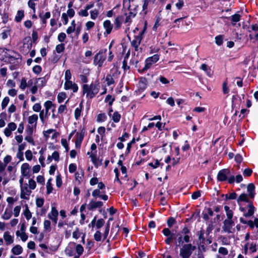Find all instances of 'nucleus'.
<instances>
[{
	"label": "nucleus",
	"mask_w": 258,
	"mask_h": 258,
	"mask_svg": "<svg viewBox=\"0 0 258 258\" xmlns=\"http://www.w3.org/2000/svg\"><path fill=\"white\" fill-rule=\"evenodd\" d=\"M4 53L5 55L9 58V61L11 64L10 69L11 70L16 69L21 61L20 55L13 50L6 48H0V53Z\"/></svg>",
	"instance_id": "obj_1"
},
{
	"label": "nucleus",
	"mask_w": 258,
	"mask_h": 258,
	"mask_svg": "<svg viewBox=\"0 0 258 258\" xmlns=\"http://www.w3.org/2000/svg\"><path fill=\"white\" fill-rule=\"evenodd\" d=\"M99 90L100 85L97 82L92 83L90 85L84 84L82 86L83 94H86V98L90 99L94 98L98 93Z\"/></svg>",
	"instance_id": "obj_2"
},
{
	"label": "nucleus",
	"mask_w": 258,
	"mask_h": 258,
	"mask_svg": "<svg viewBox=\"0 0 258 258\" xmlns=\"http://www.w3.org/2000/svg\"><path fill=\"white\" fill-rule=\"evenodd\" d=\"M191 232L188 228L185 226L182 230L178 232L176 235L175 245L177 246L184 245V243H188L190 241Z\"/></svg>",
	"instance_id": "obj_3"
},
{
	"label": "nucleus",
	"mask_w": 258,
	"mask_h": 258,
	"mask_svg": "<svg viewBox=\"0 0 258 258\" xmlns=\"http://www.w3.org/2000/svg\"><path fill=\"white\" fill-rule=\"evenodd\" d=\"M180 247L179 256L181 258H189L196 248L191 243L184 244V245Z\"/></svg>",
	"instance_id": "obj_4"
},
{
	"label": "nucleus",
	"mask_w": 258,
	"mask_h": 258,
	"mask_svg": "<svg viewBox=\"0 0 258 258\" xmlns=\"http://www.w3.org/2000/svg\"><path fill=\"white\" fill-rule=\"evenodd\" d=\"M159 59V55L156 54L152 56L147 58L145 60V65L143 71H145L151 68V67Z\"/></svg>",
	"instance_id": "obj_5"
},
{
	"label": "nucleus",
	"mask_w": 258,
	"mask_h": 258,
	"mask_svg": "<svg viewBox=\"0 0 258 258\" xmlns=\"http://www.w3.org/2000/svg\"><path fill=\"white\" fill-rule=\"evenodd\" d=\"M145 30L146 27L145 26L144 29L140 32L138 35L135 36V38L131 42L132 46L135 48V50L136 51H138L139 50V46L142 40V36L144 34Z\"/></svg>",
	"instance_id": "obj_6"
},
{
	"label": "nucleus",
	"mask_w": 258,
	"mask_h": 258,
	"mask_svg": "<svg viewBox=\"0 0 258 258\" xmlns=\"http://www.w3.org/2000/svg\"><path fill=\"white\" fill-rule=\"evenodd\" d=\"M106 58V54L102 52H99L94 57V64L101 67L103 65L104 61Z\"/></svg>",
	"instance_id": "obj_7"
},
{
	"label": "nucleus",
	"mask_w": 258,
	"mask_h": 258,
	"mask_svg": "<svg viewBox=\"0 0 258 258\" xmlns=\"http://www.w3.org/2000/svg\"><path fill=\"white\" fill-rule=\"evenodd\" d=\"M234 225V222L232 220L226 219L224 221L223 229L228 233H233L234 231V229L233 228Z\"/></svg>",
	"instance_id": "obj_8"
},
{
	"label": "nucleus",
	"mask_w": 258,
	"mask_h": 258,
	"mask_svg": "<svg viewBox=\"0 0 258 258\" xmlns=\"http://www.w3.org/2000/svg\"><path fill=\"white\" fill-rule=\"evenodd\" d=\"M3 239L6 246L12 244L14 242V236L9 231H5L3 234Z\"/></svg>",
	"instance_id": "obj_9"
},
{
	"label": "nucleus",
	"mask_w": 258,
	"mask_h": 258,
	"mask_svg": "<svg viewBox=\"0 0 258 258\" xmlns=\"http://www.w3.org/2000/svg\"><path fill=\"white\" fill-rule=\"evenodd\" d=\"M31 193V191L30 189L28 188L27 184L21 186L20 198L21 199L28 200L29 196H30Z\"/></svg>",
	"instance_id": "obj_10"
},
{
	"label": "nucleus",
	"mask_w": 258,
	"mask_h": 258,
	"mask_svg": "<svg viewBox=\"0 0 258 258\" xmlns=\"http://www.w3.org/2000/svg\"><path fill=\"white\" fill-rule=\"evenodd\" d=\"M230 172L228 169H223L219 171L217 174V179L220 181H224L227 180L228 176Z\"/></svg>",
	"instance_id": "obj_11"
},
{
	"label": "nucleus",
	"mask_w": 258,
	"mask_h": 258,
	"mask_svg": "<svg viewBox=\"0 0 258 258\" xmlns=\"http://www.w3.org/2000/svg\"><path fill=\"white\" fill-rule=\"evenodd\" d=\"M58 215V212L55 207H52L51 211L48 214L47 217L48 218L52 220V221L55 225L57 222V217Z\"/></svg>",
	"instance_id": "obj_12"
},
{
	"label": "nucleus",
	"mask_w": 258,
	"mask_h": 258,
	"mask_svg": "<svg viewBox=\"0 0 258 258\" xmlns=\"http://www.w3.org/2000/svg\"><path fill=\"white\" fill-rule=\"evenodd\" d=\"M17 126L16 124L13 122L9 123L7 127L4 130V133L5 135L9 137L12 135V132L16 130Z\"/></svg>",
	"instance_id": "obj_13"
},
{
	"label": "nucleus",
	"mask_w": 258,
	"mask_h": 258,
	"mask_svg": "<svg viewBox=\"0 0 258 258\" xmlns=\"http://www.w3.org/2000/svg\"><path fill=\"white\" fill-rule=\"evenodd\" d=\"M64 87L66 90H72L74 93L77 92L79 89L77 84L71 81H66Z\"/></svg>",
	"instance_id": "obj_14"
},
{
	"label": "nucleus",
	"mask_w": 258,
	"mask_h": 258,
	"mask_svg": "<svg viewBox=\"0 0 258 258\" xmlns=\"http://www.w3.org/2000/svg\"><path fill=\"white\" fill-rule=\"evenodd\" d=\"M103 205V202L101 201L96 202L93 200H91L87 205V208L89 210L92 211L95 209L101 208Z\"/></svg>",
	"instance_id": "obj_15"
},
{
	"label": "nucleus",
	"mask_w": 258,
	"mask_h": 258,
	"mask_svg": "<svg viewBox=\"0 0 258 258\" xmlns=\"http://www.w3.org/2000/svg\"><path fill=\"white\" fill-rule=\"evenodd\" d=\"M12 207L11 206L10 207H7L4 211V213L2 216V218L5 220H9L11 217L12 216L13 213H12Z\"/></svg>",
	"instance_id": "obj_16"
},
{
	"label": "nucleus",
	"mask_w": 258,
	"mask_h": 258,
	"mask_svg": "<svg viewBox=\"0 0 258 258\" xmlns=\"http://www.w3.org/2000/svg\"><path fill=\"white\" fill-rule=\"evenodd\" d=\"M84 137V132L82 131L80 133H77L76 135V140L75 145L77 148L80 147Z\"/></svg>",
	"instance_id": "obj_17"
},
{
	"label": "nucleus",
	"mask_w": 258,
	"mask_h": 258,
	"mask_svg": "<svg viewBox=\"0 0 258 258\" xmlns=\"http://www.w3.org/2000/svg\"><path fill=\"white\" fill-rule=\"evenodd\" d=\"M103 27L106 30L104 34H109L111 33L113 28V26L111 24L110 21L109 20H105L103 22Z\"/></svg>",
	"instance_id": "obj_18"
},
{
	"label": "nucleus",
	"mask_w": 258,
	"mask_h": 258,
	"mask_svg": "<svg viewBox=\"0 0 258 258\" xmlns=\"http://www.w3.org/2000/svg\"><path fill=\"white\" fill-rule=\"evenodd\" d=\"M30 166L28 163H25L22 165L21 167V173L24 176H28L29 174Z\"/></svg>",
	"instance_id": "obj_19"
},
{
	"label": "nucleus",
	"mask_w": 258,
	"mask_h": 258,
	"mask_svg": "<svg viewBox=\"0 0 258 258\" xmlns=\"http://www.w3.org/2000/svg\"><path fill=\"white\" fill-rule=\"evenodd\" d=\"M38 119V115L35 114L29 116L28 118V125H31L33 126H36Z\"/></svg>",
	"instance_id": "obj_20"
},
{
	"label": "nucleus",
	"mask_w": 258,
	"mask_h": 258,
	"mask_svg": "<svg viewBox=\"0 0 258 258\" xmlns=\"http://www.w3.org/2000/svg\"><path fill=\"white\" fill-rule=\"evenodd\" d=\"M23 249L22 247L19 245L17 244L13 246L11 250V252L14 255H20L23 252Z\"/></svg>",
	"instance_id": "obj_21"
},
{
	"label": "nucleus",
	"mask_w": 258,
	"mask_h": 258,
	"mask_svg": "<svg viewBox=\"0 0 258 258\" xmlns=\"http://www.w3.org/2000/svg\"><path fill=\"white\" fill-rule=\"evenodd\" d=\"M44 106L45 107V116L48 117L49 114L48 111L53 106V104L51 101L48 100L44 103Z\"/></svg>",
	"instance_id": "obj_22"
},
{
	"label": "nucleus",
	"mask_w": 258,
	"mask_h": 258,
	"mask_svg": "<svg viewBox=\"0 0 258 258\" xmlns=\"http://www.w3.org/2000/svg\"><path fill=\"white\" fill-rule=\"evenodd\" d=\"M138 87L140 91H144L147 87L146 80L144 78L141 79L138 82Z\"/></svg>",
	"instance_id": "obj_23"
},
{
	"label": "nucleus",
	"mask_w": 258,
	"mask_h": 258,
	"mask_svg": "<svg viewBox=\"0 0 258 258\" xmlns=\"http://www.w3.org/2000/svg\"><path fill=\"white\" fill-rule=\"evenodd\" d=\"M23 214L28 221L32 218V213L30 212L27 204L25 205V209L23 210Z\"/></svg>",
	"instance_id": "obj_24"
},
{
	"label": "nucleus",
	"mask_w": 258,
	"mask_h": 258,
	"mask_svg": "<svg viewBox=\"0 0 258 258\" xmlns=\"http://www.w3.org/2000/svg\"><path fill=\"white\" fill-rule=\"evenodd\" d=\"M24 17V11L23 10H19L15 17V20L17 22H20Z\"/></svg>",
	"instance_id": "obj_25"
},
{
	"label": "nucleus",
	"mask_w": 258,
	"mask_h": 258,
	"mask_svg": "<svg viewBox=\"0 0 258 258\" xmlns=\"http://www.w3.org/2000/svg\"><path fill=\"white\" fill-rule=\"evenodd\" d=\"M92 162L93 163L94 165L97 167L99 165L102 164L101 161H100L98 158H97L96 155L94 154H92L90 155Z\"/></svg>",
	"instance_id": "obj_26"
},
{
	"label": "nucleus",
	"mask_w": 258,
	"mask_h": 258,
	"mask_svg": "<svg viewBox=\"0 0 258 258\" xmlns=\"http://www.w3.org/2000/svg\"><path fill=\"white\" fill-rule=\"evenodd\" d=\"M254 185L252 183H249L247 185V190L250 198H253L254 196Z\"/></svg>",
	"instance_id": "obj_27"
},
{
	"label": "nucleus",
	"mask_w": 258,
	"mask_h": 258,
	"mask_svg": "<svg viewBox=\"0 0 258 258\" xmlns=\"http://www.w3.org/2000/svg\"><path fill=\"white\" fill-rule=\"evenodd\" d=\"M44 230L46 232H49L51 230V222L49 220H44L43 222Z\"/></svg>",
	"instance_id": "obj_28"
},
{
	"label": "nucleus",
	"mask_w": 258,
	"mask_h": 258,
	"mask_svg": "<svg viewBox=\"0 0 258 258\" xmlns=\"http://www.w3.org/2000/svg\"><path fill=\"white\" fill-rule=\"evenodd\" d=\"M50 13L48 12H46L44 15L40 14L39 16L42 23L44 24H45L46 23L47 19L50 18Z\"/></svg>",
	"instance_id": "obj_29"
},
{
	"label": "nucleus",
	"mask_w": 258,
	"mask_h": 258,
	"mask_svg": "<svg viewBox=\"0 0 258 258\" xmlns=\"http://www.w3.org/2000/svg\"><path fill=\"white\" fill-rule=\"evenodd\" d=\"M83 107L82 103L79 104V107H77L75 110V117L76 119H78L81 116L82 109Z\"/></svg>",
	"instance_id": "obj_30"
},
{
	"label": "nucleus",
	"mask_w": 258,
	"mask_h": 258,
	"mask_svg": "<svg viewBox=\"0 0 258 258\" xmlns=\"http://www.w3.org/2000/svg\"><path fill=\"white\" fill-rule=\"evenodd\" d=\"M248 207L249 209L248 210L247 212L244 214V216L245 217H249L251 216L253 214L254 212L255 208L252 204L249 205Z\"/></svg>",
	"instance_id": "obj_31"
},
{
	"label": "nucleus",
	"mask_w": 258,
	"mask_h": 258,
	"mask_svg": "<svg viewBox=\"0 0 258 258\" xmlns=\"http://www.w3.org/2000/svg\"><path fill=\"white\" fill-rule=\"evenodd\" d=\"M224 210L227 217V219L232 220L233 217V212L232 210L230 209V208L228 206H224Z\"/></svg>",
	"instance_id": "obj_32"
},
{
	"label": "nucleus",
	"mask_w": 258,
	"mask_h": 258,
	"mask_svg": "<svg viewBox=\"0 0 258 258\" xmlns=\"http://www.w3.org/2000/svg\"><path fill=\"white\" fill-rule=\"evenodd\" d=\"M111 117L113 121L117 123L119 121L121 115L117 111H115L112 115L111 114Z\"/></svg>",
	"instance_id": "obj_33"
},
{
	"label": "nucleus",
	"mask_w": 258,
	"mask_h": 258,
	"mask_svg": "<svg viewBox=\"0 0 258 258\" xmlns=\"http://www.w3.org/2000/svg\"><path fill=\"white\" fill-rule=\"evenodd\" d=\"M16 234L17 236H19L21 238V240L24 242L26 241L28 238V236L25 233V232L20 233L19 231H17Z\"/></svg>",
	"instance_id": "obj_34"
},
{
	"label": "nucleus",
	"mask_w": 258,
	"mask_h": 258,
	"mask_svg": "<svg viewBox=\"0 0 258 258\" xmlns=\"http://www.w3.org/2000/svg\"><path fill=\"white\" fill-rule=\"evenodd\" d=\"M51 180H52V179L49 178L46 183V189H47L46 192L48 195L51 193L52 191V190H53V187H52V184H51Z\"/></svg>",
	"instance_id": "obj_35"
},
{
	"label": "nucleus",
	"mask_w": 258,
	"mask_h": 258,
	"mask_svg": "<svg viewBox=\"0 0 258 258\" xmlns=\"http://www.w3.org/2000/svg\"><path fill=\"white\" fill-rule=\"evenodd\" d=\"M241 16L239 14H235L231 16L232 24L235 25V23L240 21Z\"/></svg>",
	"instance_id": "obj_36"
},
{
	"label": "nucleus",
	"mask_w": 258,
	"mask_h": 258,
	"mask_svg": "<svg viewBox=\"0 0 258 258\" xmlns=\"http://www.w3.org/2000/svg\"><path fill=\"white\" fill-rule=\"evenodd\" d=\"M67 97V95L64 92L59 93L57 97V101L58 103L62 102Z\"/></svg>",
	"instance_id": "obj_37"
},
{
	"label": "nucleus",
	"mask_w": 258,
	"mask_h": 258,
	"mask_svg": "<svg viewBox=\"0 0 258 258\" xmlns=\"http://www.w3.org/2000/svg\"><path fill=\"white\" fill-rule=\"evenodd\" d=\"M107 119V116L105 113H100L97 115V121L102 122L105 121Z\"/></svg>",
	"instance_id": "obj_38"
},
{
	"label": "nucleus",
	"mask_w": 258,
	"mask_h": 258,
	"mask_svg": "<svg viewBox=\"0 0 258 258\" xmlns=\"http://www.w3.org/2000/svg\"><path fill=\"white\" fill-rule=\"evenodd\" d=\"M99 14V11L97 9H94L90 11V17L92 20H95Z\"/></svg>",
	"instance_id": "obj_39"
},
{
	"label": "nucleus",
	"mask_w": 258,
	"mask_h": 258,
	"mask_svg": "<svg viewBox=\"0 0 258 258\" xmlns=\"http://www.w3.org/2000/svg\"><path fill=\"white\" fill-rule=\"evenodd\" d=\"M21 209V206H17L14 208L13 212H12L14 217H18L19 216Z\"/></svg>",
	"instance_id": "obj_40"
},
{
	"label": "nucleus",
	"mask_w": 258,
	"mask_h": 258,
	"mask_svg": "<svg viewBox=\"0 0 258 258\" xmlns=\"http://www.w3.org/2000/svg\"><path fill=\"white\" fill-rule=\"evenodd\" d=\"M223 36L219 35L215 37V43L218 46H220L223 43Z\"/></svg>",
	"instance_id": "obj_41"
},
{
	"label": "nucleus",
	"mask_w": 258,
	"mask_h": 258,
	"mask_svg": "<svg viewBox=\"0 0 258 258\" xmlns=\"http://www.w3.org/2000/svg\"><path fill=\"white\" fill-rule=\"evenodd\" d=\"M105 81L108 86L111 85L114 83V79L111 75H107Z\"/></svg>",
	"instance_id": "obj_42"
},
{
	"label": "nucleus",
	"mask_w": 258,
	"mask_h": 258,
	"mask_svg": "<svg viewBox=\"0 0 258 258\" xmlns=\"http://www.w3.org/2000/svg\"><path fill=\"white\" fill-rule=\"evenodd\" d=\"M77 254L81 255L84 251V248L81 244H77L76 247Z\"/></svg>",
	"instance_id": "obj_43"
},
{
	"label": "nucleus",
	"mask_w": 258,
	"mask_h": 258,
	"mask_svg": "<svg viewBox=\"0 0 258 258\" xmlns=\"http://www.w3.org/2000/svg\"><path fill=\"white\" fill-rule=\"evenodd\" d=\"M248 201L247 195L245 194H242L240 195L237 199V202H246Z\"/></svg>",
	"instance_id": "obj_44"
},
{
	"label": "nucleus",
	"mask_w": 258,
	"mask_h": 258,
	"mask_svg": "<svg viewBox=\"0 0 258 258\" xmlns=\"http://www.w3.org/2000/svg\"><path fill=\"white\" fill-rule=\"evenodd\" d=\"M35 2L34 1L29 0L28 2V7L33 10L34 13H35L36 11V4Z\"/></svg>",
	"instance_id": "obj_45"
},
{
	"label": "nucleus",
	"mask_w": 258,
	"mask_h": 258,
	"mask_svg": "<svg viewBox=\"0 0 258 258\" xmlns=\"http://www.w3.org/2000/svg\"><path fill=\"white\" fill-rule=\"evenodd\" d=\"M64 44L60 43L56 45L55 50L57 53H61L63 51L64 49Z\"/></svg>",
	"instance_id": "obj_46"
},
{
	"label": "nucleus",
	"mask_w": 258,
	"mask_h": 258,
	"mask_svg": "<svg viewBox=\"0 0 258 258\" xmlns=\"http://www.w3.org/2000/svg\"><path fill=\"white\" fill-rule=\"evenodd\" d=\"M10 101V99L8 97H5L2 101V108L3 109H5L6 106L8 105L9 102Z\"/></svg>",
	"instance_id": "obj_47"
},
{
	"label": "nucleus",
	"mask_w": 258,
	"mask_h": 258,
	"mask_svg": "<svg viewBox=\"0 0 258 258\" xmlns=\"http://www.w3.org/2000/svg\"><path fill=\"white\" fill-rule=\"evenodd\" d=\"M44 200L42 198H37L36 200V205L37 207L41 208L43 206Z\"/></svg>",
	"instance_id": "obj_48"
},
{
	"label": "nucleus",
	"mask_w": 258,
	"mask_h": 258,
	"mask_svg": "<svg viewBox=\"0 0 258 258\" xmlns=\"http://www.w3.org/2000/svg\"><path fill=\"white\" fill-rule=\"evenodd\" d=\"M105 223V221L103 219H99L96 221V226L97 229H100Z\"/></svg>",
	"instance_id": "obj_49"
},
{
	"label": "nucleus",
	"mask_w": 258,
	"mask_h": 258,
	"mask_svg": "<svg viewBox=\"0 0 258 258\" xmlns=\"http://www.w3.org/2000/svg\"><path fill=\"white\" fill-rule=\"evenodd\" d=\"M27 87V83L26 80L25 78H23L21 81L20 88L22 90H24Z\"/></svg>",
	"instance_id": "obj_50"
},
{
	"label": "nucleus",
	"mask_w": 258,
	"mask_h": 258,
	"mask_svg": "<svg viewBox=\"0 0 258 258\" xmlns=\"http://www.w3.org/2000/svg\"><path fill=\"white\" fill-rule=\"evenodd\" d=\"M101 233L99 231H97L94 235V239L96 241H100L101 240Z\"/></svg>",
	"instance_id": "obj_51"
},
{
	"label": "nucleus",
	"mask_w": 258,
	"mask_h": 258,
	"mask_svg": "<svg viewBox=\"0 0 258 258\" xmlns=\"http://www.w3.org/2000/svg\"><path fill=\"white\" fill-rule=\"evenodd\" d=\"M36 182L33 179H30L29 180V187L30 189H34L36 188Z\"/></svg>",
	"instance_id": "obj_52"
},
{
	"label": "nucleus",
	"mask_w": 258,
	"mask_h": 258,
	"mask_svg": "<svg viewBox=\"0 0 258 258\" xmlns=\"http://www.w3.org/2000/svg\"><path fill=\"white\" fill-rule=\"evenodd\" d=\"M199 239L201 241L202 243H204V241L205 240L204 238V233L203 231L201 230L198 233Z\"/></svg>",
	"instance_id": "obj_53"
},
{
	"label": "nucleus",
	"mask_w": 258,
	"mask_h": 258,
	"mask_svg": "<svg viewBox=\"0 0 258 258\" xmlns=\"http://www.w3.org/2000/svg\"><path fill=\"white\" fill-rule=\"evenodd\" d=\"M162 232L163 234L166 236H174V234L171 232V231L168 228H164Z\"/></svg>",
	"instance_id": "obj_54"
},
{
	"label": "nucleus",
	"mask_w": 258,
	"mask_h": 258,
	"mask_svg": "<svg viewBox=\"0 0 258 258\" xmlns=\"http://www.w3.org/2000/svg\"><path fill=\"white\" fill-rule=\"evenodd\" d=\"M66 38V34L63 32L59 33L57 37L58 40L60 42H63Z\"/></svg>",
	"instance_id": "obj_55"
},
{
	"label": "nucleus",
	"mask_w": 258,
	"mask_h": 258,
	"mask_svg": "<svg viewBox=\"0 0 258 258\" xmlns=\"http://www.w3.org/2000/svg\"><path fill=\"white\" fill-rule=\"evenodd\" d=\"M79 16L82 17H87L89 15L88 11L85 8L84 9L81 10L79 12Z\"/></svg>",
	"instance_id": "obj_56"
},
{
	"label": "nucleus",
	"mask_w": 258,
	"mask_h": 258,
	"mask_svg": "<svg viewBox=\"0 0 258 258\" xmlns=\"http://www.w3.org/2000/svg\"><path fill=\"white\" fill-rule=\"evenodd\" d=\"M25 157L27 160L31 161L33 157L32 152L29 150H27L25 152Z\"/></svg>",
	"instance_id": "obj_57"
},
{
	"label": "nucleus",
	"mask_w": 258,
	"mask_h": 258,
	"mask_svg": "<svg viewBox=\"0 0 258 258\" xmlns=\"http://www.w3.org/2000/svg\"><path fill=\"white\" fill-rule=\"evenodd\" d=\"M77 169V165L75 163H71L69 165V170L70 173H74Z\"/></svg>",
	"instance_id": "obj_58"
},
{
	"label": "nucleus",
	"mask_w": 258,
	"mask_h": 258,
	"mask_svg": "<svg viewBox=\"0 0 258 258\" xmlns=\"http://www.w3.org/2000/svg\"><path fill=\"white\" fill-rule=\"evenodd\" d=\"M55 131L53 129H49L47 131L43 132L44 136L46 138V139H48L49 137V135L53 132H55Z\"/></svg>",
	"instance_id": "obj_59"
},
{
	"label": "nucleus",
	"mask_w": 258,
	"mask_h": 258,
	"mask_svg": "<svg viewBox=\"0 0 258 258\" xmlns=\"http://www.w3.org/2000/svg\"><path fill=\"white\" fill-rule=\"evenodd\" d=\"M64 252L66 254L70 256H72L74 254V251L73 249L69 246L66 247Z\"/></svg>",
	"instance_id": "obj_60"
},
{
	"label": "nucleus",
	"mask_w": 258,
	"mask_h": 258,
	"mask_svg": "<svg viewBox=\"0 0 258 258\" xmlns=\"http://www.w3.org/2000/svg\"><path fill=\"white\" fill-rule=\"evenodd\" d=\"M222 90L224 94H228L229 93V90L228 87H227V83L226 81L223 83Z\"/></svg>",
	"instance_id": "obj_61"
},
{
	"label": "nucleus",
	"mask_w": 258,
	"mask_h": 258,
	"mask_svg": "<svg viewBox=\"0 0 258 258\" xmlns=\"http://www.w3.org/2000/svg\"><path fill=\"white\" fill-rule=\"evenodd\" d=\"M65 81H71L72 78V75L70 70H67L65 72Z\"/></svg>",
	"instance_id": "obj_62"
},
{
	"label": "nucleus",
	"mask_w": 258,
	"mask_h": 258,
	"mask_svg": "<svg viewBox=\"0 0 258 258\" xmlns=\"http://www.w3.org/2000/svg\"><path fill=\"white\" fill-rule=\"evenodd\" d=\"M218 252L220 254L224 255H227L228 253V250L225 247H220L218 249Z\"/></svg>",
	"instance_id": "obj_63"
},
{
	"label": "nucleus",
	"mask_w": 258,
	"mask_h": 258,
	"mask_svg": "<svg viewBox=\"0 0 258 258\" xmlns=\"http://www.w3.org/2000/svg\"><path fill=\"white\" fill-rule=\"evenodd\" d=\"M42 71L41 67L40 66H35L33 68V71L36 74H39Z\"/></svg>",
	"instance_id": "obj_64"
}]
</instances>
